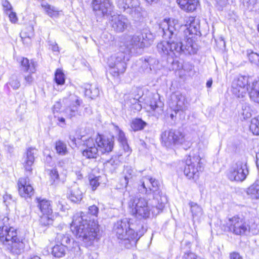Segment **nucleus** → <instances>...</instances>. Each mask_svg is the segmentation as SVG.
I'll return each mask as SVG.
<instances>
[{"mask_svg":"<svg viewBox=\"0 0 259 259\" xmlns=\"http://www.w3.org/2000/svg\"><path fill=\"white\" fill-rule=\"evenodd\" d=\"M180 25L177 20L169 19L160 24L162 36L169 41H162L157 45V49L162 56H168L171 59L182 53L185 55L195 54L197 51V46L192 37L181 38L180 32Z\"/></svg>","mask_w":259,"mask_h":259,"instance_id":"obj_1","label":"nucleus"},{"mask_svg":"<svg viewBox=\"0 0 259 259\" xmlns=\"http://www.w3.org/2000/svg\"><path fill=\"white\" fill-rule=\"evenodd\" d=\"M153 37L149 30L143 29L134 35H128L123 38L121 42L122 45L120 46V51L112 55L108 62L110 68V73L117 81L119 80L120 75L125 70L126 64L125 60H128L130 54L138 48H143L150 45Z\"/></svg>","mask_w":259,"mask_h":259,"instance_id":"obj_2","label":"nucleus"},{"mask_svg":"<svg viewBox=\"0 0 259 259\" xmlns=\"http://www.w3.org/2000/svg\"><path fill=\"white\" fill-rule=\"evenodd\" d=\"M98 207L93 205L88 208L86 214L81 212L73 215L70 228L72 233L81 240L90 245L97 238L99 232L98 222L96 219Z\"/></svg>","mask_w":259,"mask_h":259,"instance_id":"obj_3","label":"nucleus"},{"mask_svg":"<svg viewBox=\"0 0 259 259\" xmlns=\"http://www.w3.org/2000/svg\"><path fill=\"white\" fill-rule=\"evenodd\" d=\"M113 231L118 239L121 240V244L126 248H131L136 246L137 241L146 230L143 225L136 226L132 220L124 218L115 223Z\"/></svg>","mask_w":259,"mask_h":259,"instance_id":"obj_4","label":"nucleus"},{"mask_svg":"<svg viewBox=\"0 0 259 259\" xmlns=\"http://www.w3.org/2000/svg\"><path fill=\"white\" fill-rule=\"evenodd\" d=\"M9 219L4 217L0 227V241L13 255H19L24 251L25 243L22 237L17 235V230L10 226Z\"/></svg>","mask_w":259,"mask_h":259,"instance_id":"obj_5","label":"nucleus"},{"mask_svg":"<svg viewBox=\"0 0 259 259\" xmlns=\"http://www.w3.org/2000/svg\"><path fill=\"white\" fill-rule=\"evenodd\" d=\"M160 184L158 180L149 176L143 177L139 181L138 190L139 193L147 195L153 194V205L158 204L154 211L156 213L162 211L166 201L165 196L162 194L159 188Z\"/></svg>","mask_w":259,"mask_h":259,"instance_id":"obj_6","label":"nucleus"},{"mask_svg":"<svg viewBox=\"0 0 259 259\" xmlns=\"http://www.w3.org/2000/svg\"><path fill=\"white\" fill-rule=\"evenodd\" d=\"M128 206L132 209L131 212L138 218L147 219L150 217L151 212L153 215H157L154 211L158 204L153 205V199L147 200L145 197H136L131 199Z\"/></svg>","mask_w":259,"mask_h":259,"instance_id":"obj_7","label":"nucleus"},{"mask_svg":"<svg viewBox=\"0 0 259 259\" xmlns=\"http://www.w3.org/2000/svg\"><path fill=\"white\" fill-rule=\"evenodd\" d=\"M201 158L198 155L187 156L184 169L185 175L189 179H197L202 170Z\"/></svg>","mask_w":259,"mask_h":259,"instance_id":"obj_8","label":"nucleus"},{"mask_svg":"<svg viewBox=\"0 0 259 259\" xmlns=\"http://www.w3.org/2000/svg\"><path fill=\"white\" fill-rule=\"evenodd\" d=\"M227 225L229 231L236 235H245L250 231V226L245 220L238 215L230 218Z\"/></svg>","mask_w":259,"mask_h":259,"instance_id":"obj_9","label":"nucleus"},{"mask_svg":"<svg viewBox=\"0 0 259 259\" xmlns=\"http://www.w3.org/2000/svg\"><path fill=\"white\" fill-rule=\"evenodd\" d=\"M248 174L246 159L241 158L237 160L230 168L228 178L231 181L242 182L245 179Z\"/></svg>","mask_w":259,"mask_h":259,"instance_id":"obj_10","label":"nucleus"},{"mask_svg":"<svg viewBox=\"0 0 259 259\" xmlns=\"http://www.w3.org/2000/svg\"><path fill=\"white\" fill-rule=\"evenodd\" d=\"M63 102L65 106L64 111L68 117L72 118L80 115L78 108L82 104V100L79 97L74 94H70L63 99Z\"/></svg>","mask_w":259,"mask_h":259,"instance_id":"obj_11","label":"nucleus"},{"mask_svg":"<svg viewBox=\"0 0 259 259\" xmlns=\"http://www.w3.org/2000/svg\"><path fill=\"white\" fill-rule=\"evenodd\" d=\"M251 78L249 76L238 75L235 78L232 84V92L237 98H243L248 93V84H250Z\"/></svg>","mask_w":259,"mask_h":259,"instance_id":"obj_12","label":"nucleus"},{"mask_svg":"<svg viewBox=\"0 0 259 259\" xmlns=\"http://www.w3.org/2000/svg\"><path fill=\"white\" fill-rule=\"evenodd\" d=\"M110 24L115 32H123L127 28L130 22L128 19L122 15H115L111 17Z\"/></svg>","mask_w":259,"mask_h":259,"instance_id":"obj_13","label":"nucleus"},{"mask_svg":"<svg viewBox=\"0 0 259 259\" xmlns=\"http://www.w3.org/2000/svg\"><path fill=\"white\" fill-rule=\"evenodd\" d=\"M83 145L85 148L82 152V155L88 159L96 158L99 151L94 139L90 138L87 140H83Z\"/></svg>","mask_w":259,"mask_h":259,"instance_id":"obj_14","label":"nucleus"},{"mask_svg":"<svg viewBox=\"0 0 259 259\" xmlns=\"http://www.w3.org/2000/svg\"><path fill=\"white\" fill-rule=\"evenodd\" d=\"M180 25V32L181 33V38L183 36L182 31H184L186 35L189 33L190 35H199L200 32L199 31V25L193 17H188L186 19V24L184 25Z\"/></svg>","mask_w":259,"mask_h":259,"instance_id":"obj_15","label":"nucleus"},{"mask_svg":"<svg viewBox=\"0 0 259 259\" xmlns=\"http://www.w3.org/2000/svg\"><path fill=\"white\" fill-rule=\"evenodd\" d=\"M99 152L102 154L110 152L114 145L113 138L98 135L94 139Z\"/></svg>","mask_w":259,"mask_h":259,"instance_id":"obj_16","label":"nucleus"},{"mask_svg":"<svg viewBox=\"0 0 259 259\" xmlns=\"http://www.w3.org/2000/svg\"><path fill=\"white\" fill-rule=\"evenodd\" d=\"M92 4L93 10L102 16L109 15L112 11V4L109 0H93Z\"/></svg>","mask_w":259,"mask_h":259,"instance_id":"obj_17","label":"nucleus"},{"mask_svg":"<svg viewBox=\"0 0 259 259\" xmlns=\"http://www.w3.org/2000/svg\"><path fill=\"white\" fill-rule=\"evenodd\" d=\"M20 195L24 198H30L34 194V189L31 185L28 177L21 178L18 182Z\"/></svg>","mask_w":259,"mask_h":259,"instance_id":"obj_18","label":"nucleus"},{"mask_svg":"<svg viewBox=\"0 0 259 259\" xmlns=\"http://www.w3.org/2000/svg\"><path fill=\"white\" fill-rule=\"evenodd\" d=\"M126 13L130 14L135 21H140L144 17V11L140 7V3L138 0H133V4L131 7L126 9Z\"/></svg>","mask_w":259,"mask_h":259,"instance_id":"obj_19","label":"nucleus"},{"mask_svg":"<svg viewBox=\"0 0 259 259\" xmlns=\"http://www.w3.org/2000/svg\"><path fill=\"white\" fill-rule=\"evenodd\" d=\"M37 150L29 148L27 149L26 154L23 157V164L25 169L30 172L32 170L31 166L33 164L34 161V155L36 154Z\"/></svg>","mask_w":259,"mask_h":259,"instance_id":"obj_20","label":"nucleus"},{"mask_svg":"<svg viewBox=\"0 0 259 259\" xmlns=\"http://www.w3.org/2000/svg\"><path fill=\"white\" fill-rule=\"evenodd\" d=\"M248 95L252 101L259 103V80L251 81L248 84Z\"/></svg>","mask_w":259,"mask_h":259,"instance_id":"obj_21","label":"nucleus"},{"mask_svg":"<svg viewBox=\"0 0 259 259\" xmlns=\"http://www.w3.org/2000/svg\"><path fill=\"white\" fill-rule=\"evenodd\" d=\"M83 193L77 185H74L68 190L67 197L72 202L77 203L82 198Z\"/></svg>","mask_w":259,"mask_h":259,"instance_id":"obj_22","label":"nucleus"},{"mask_svg":"<svg viewBox=\"0 0 259 259\" xmlns=\"http://www.w3.org/2000/svg\"><path fill=\"white\" fill-rule=\"evenodd\" d=\"M174 97L176 103V112L181 111L184 113L187 109V102L185 97L180 93L176 94Z\"/></svg>","mask_w":259,"mask_h":259,"instance_id":"obj_23","label":"nucleus"},{"mask_svg":"<svg viewBox=\"0 0 259 259\" xmlns=\"http://www.w3.org/2000/svg\"><path fill=\"white\" fill-rule=\"evenodd\" d=\"M176 130H168L162 133L161 135V143L167 147H170L174 145V136Z\"/></svg>","mask_w":259,"mask_h":259,"instance_id":"obj_24","label":"nucleus"},{"mask_svg":"<svg viewBox=\"0 0 259 259\" xmlns=\"http://www.w3.org/2000/svg\"><path fill=\"white\" fill-rule=\"evenodd\" d=\"M149 106L150 109L155 112V115L161 114L163 112V104L160 101L159 95L153 97L150 101Z\"/></svg>","mask_w":259,"mask_h":259,"instance_id":"obj_25","label":"nucleus"},{"mask_svg":"<svg viewBox=\"0 0 259 259\" xmlns=\"http://www.w3.org/2000/svg\"><path fill=\"white\" fill-rule=\"evenodd\" d=\"M180 8L187 12H192L196 10L198 4V0H177Z\"/></svg>","mask_w":259,"mask_h":259,"instance_id":"obj_26","label":"nucleus"},{"mask_svg":"<svg viewBox=\"0 0 259 259\" xmlns=\"http://www.w3.org/2000/svg\"><path fill=\"white\" fill-rule=\"evenodd\" d=\"M123 178L120 180L121 185L122 187L126 188L135 176V172L131 166H126L123 171Z\"/></svg>","mask_w":259,"mask_h":259,"instance_id":"obj_27","label":"nucleus"},{"mask_svg":"<svg viewBox=\"0 0 259 259\" xmlns=\"http://www.w3.org/2000/svg\"><path fill=\"white\" fill-rule=\"evenodd\" d=\"M36 200L37 203V206L42 214H50L53 213V210L50 201L41 198H36Z\"/></svg>","mask_w":259,"mask_h":259,"instance_id":"obj_28","label":"nucleus"},{"mask_svg":"<svg viewBox=\"0 0 259 259\" xmlns=\"http://www.w3.org/2000/svg\"><path fill=\"white\" fill-rule=\"evenodd\" d=\"M189 205L190 207V211L192 213V220L194 222L198 221L203 214V210L200 206L194 202H190Z\"/></svg>","mask_w":259,"mask_h":259,"instance_id":"obj_29","label":"nucleus"},{"mask_svg":"<svg viewBox=\"0 0 259 259\" xmlns=\"http://www.w3.org/2000/svg\"><path fill=\"white\" fill-rule=\"evenodd\" d=\"M21 65L22 69L24 71H30L32 73H34L35 71V62L31 60H29L26 58H22L21 60Z\"/></svg>","mask_w":259,"mask_h":259,"instance_id":"obj_30","label":"nucleus"},{"mask_svg":"<svg viewBox=\"0 0 259 259\" xmlns=\"http://www.w3.org/2000/svg\"><path fill=\"white\" fill-rule=\"evenodd\" d=\"M116 130L117 133L118 141L122 145L124 151L127 152H130V147L127 144V140L124 133L117 126H116Z\"/></svg>","mask_w":259,"mask_h":259,"instance_id":"obj_31","label":"nucleus"},{"mask_svg":"<svg viewBox=\"0 0 259 259\" xmlns=\"http://www.w3.org/2000/svg\"><path fill=\"white\" fill-rule=\"evenodd\" d=\"M247 194L253 199H259V179L248 188Z\"/></svg>","mask_w":259,"mask_h":259,"instance_id":"obj_32","label":"nucleus"},{"mask_svg":"<svg viewBox=\"0 0 259 259\" xmlns=\"http://www.w3.org/2000/svg\"><path fill=\"white\" fill-rule=\"evenodd\" d=\"M67 246L61 244H57L52 248V254L57 257L60 258L65 256L66 252Z\"/></svg>","mask_w":259,"mask_h":259,"instance_id":"obj_33","label":"nucleus"},{"mask_svg":"<svg viewBox=\"0 0 259 259\" xmlns=\"http://www.w3.org/2000/svg\"><path fill=\"white\" fill-rule=\"evenodd\" d=\"M146 123L140 118L134 119L131 122V127L134 131H138L143 130Z\"/></svg>","mask_w":259,"mask_h":259,"instance_id":"obj_34","label":"nucleus"},{"mask_svg":"<svg viewBox=\"0 0 259 259\" xmlns=\"http://www.w3.org/2000/svg\"><path fill=\"white\" fill-rule=\"evenodd\" d=\"M53 215L52 213H42L40 216L39 222L42 226H47L53 223Z\"/></svg>","mask_w":259,"mask_h":259,"instance_id":"obj_35","label":"nucleus"},{"mask_svg":"<svg viewBox=\"0 0 259 259\" xmlns=\"http://www.w3.org/2000/svg\"><path fill=\"white\" fill-rule=\"evenodd\" d=\"M116 4L121 11L125 12L127 8L132 5L133 0H116Z\"/></svg>","mask_w":259,"mask_h":259,"instance_id":"obj_36","label":"nucleus"},{"mask_svg":"<svg viewBox=\"0 0 259 259\" xmlns=\"http://www.w3.org/2000/svg\"><path fill=\"white\" fill-rule=\"evenodd\" d=\"M56 240L58 242L67 246L71 241L70 236L68 234L57 233Z\"/></svg>","mask_w":259,"mask_h":259,"instance_id":"obj_37","label":"nucleus"},{"mask_svg":"<svg viewBox=\"0 0 259 259\" xmlns=\"http://www.w3.org/2000/svg\"><path fill=\"white\" fill-rule=\"evenodd\" d=\"M249 127L253 135H259V115L251 119Z\"/></svg>","mask_w":259,"mask_h":259,"instance_id":"obj_38","label":"nucleus"},{"mask_svg":"<svg viewBox=\"0 0 259 259\" xmlns=\"http://www.w3.org/2000/svg\"><path fill=\"white\" fill-rule=\"evenodd\" d=\"M56 150L57 153L61 155H65L68 152L66 144L61 141L56 142Z\"/></svg>","mask_w":259,"mask_h":259,"instance_id":"obj_39","label":"nucleus"},{"mask_svg":"<svg viewBox=\"0 0 259 259\" xmlns=\"http://www.w3.org/2000/svg\"><path fill=\"white\" fill-rule=\"evenodd\" d=\"M240 114L244 119L250 118L251 116V109L248 103H244L242 106Z\"/></svg>","mask_w":259,"mask_h":259,"instance_id":"obj_40","label":"nucleus"},{"mask_svg":"<svg viewBox=\"0 0 259 259\" xmlns=\"http://www.w3.org/2000/svg\"><path fill=\"white\" fill-rule=\"evenodd\" d=\"M175 134L176 136H174V145L182 144L185 141L184 134L179 131H175Z\"/></svg>","mask_w":259,"mask_h":259,"instance_id":"obj_41","label":"nucleus"},{"mask_svg":"<svg viewBox=\"0 0 259 259\" xmlns=\"http://www.w3.org/2000/svg\"><path fill=\"white\" fill-rule=\"evenodd\" d=\"M55 80L58 85H62L65 83V75L62 70L57 69L55 74Z\"/></svg>","mask_w":259,"mask_h":259,"instance_id":"obj_42","label":"nucleus"},{"mask_svg":"<svg viewBox=\"0 0 259 259\" xmlns=\"http://www.w3.org/2000/svg\"><path fill=\"white\" fill-rule=\"evenodd\" d=\"M91 85L88 84L84 88V94L86 96L93 99L97 96L99 94V91L97 88H95L93 91L91 89Z\"/></svg>","mask_w":259,"mask_h":259,"instance_id":"obj_43","label":"nucleus"},{"mask_svg":"<svg viewBox=\"0 0 259 259\" xmlns=\"http://www.w3.org/2000/svg\"><path fill=\"white\" fill-rule=\"evenodd\" d=\"M149 60V67L151 68V72H156L160 69V65L159 61L155 58L152 57H148Z\"/></svg>","mask_w":259,"mask_h":259,"instance_id":"obj_44","label":"nucleus"},{"mask_svg":"<svg viewBox=\"0 0 259 259\" xmlns=\"http://www.w3.org/2000/svg\"><path fill=\"white\" fill-rule=\"evenodd\" d=\"M247 55L249 61L259 67V55L251 50L247 51Z\"/></svg>","mask_w":259,"mask_h":259,"instance_id":"obj_45","label":"nucleus"},{"mask_svg":"<svg viewBox=\"0 0 259 259\" xmlns=\"http://www.w3.org/2000/svg\"><path fill=\"white\" fill-rule=\"evenodd\" d=\"M46 13L50 17H56L58 15V11L56 9L50 5H46L44 6Z\"/></svg>","mask_w":259,"mask_h":259,"instance_id":"obj_46","label":"nucleus"},{"mask_svg":"<svg viewBox=\"0 0 259 259\" xmlns=\"http://www.w3.org/2000/svg\"><path fill=\"white\" fill-rule=\"evenodd\" d=\"M50 180L52 185L58 183L59 182V176L58 171L56 169H53L50 172Z\"/></svg>","mask_w":259,"mask_h":259,"instance_id":"obj_47","label":"nucleus"},{"mask_svg":"<svg viewBox=\"0 0 259 259\" xmlns=\"http://www.w3.org/2000/svg\"><path fill=\"white\" fill-rule=\"evenodd\" d=\"M100 178V177H94V176L89 177L90 184L93 190H95L99 186Z\"/></svg>","mask_w":259,"mask_h":259,"instance_id":"obj_48","label":"nucleus"},{"mask_svg":"<svg viewBox=\"0 0 259 259\" xmlns=\"http://www.w3.org/2000/svg\"><path fill=\"white\" fill-rule=\"evenodd\" d=\"M8 83L14 90H17L20 87V82L16 76L12 77Z\"/></svg>","mask_w":259,"mask_h":259,"instance_id":"obj_49","label":"nucleus"},{"mask_svg":"<svg viewBox=\"0 0 259 259\" xmlns=\"http://www.w3.org/2000/svg\"><path fill=\"white\" fill-rule=\"evenodd\" d=\"M2 5L4 12L8 14V12L12 11L13 8L10 3L8 0H2Z\"/></svg>","mask_w":259,"mask_h":259,"instance_id":"obj_50","label":"nucleus"},{"mask_svg":"<svg viewBox=\"0 0 259 259\" xmlns=\"http://www.w3.org/2000/svg\"><path fill=\"white\" fill-rule=\"evenodd\" d=\"M149 60L148 58H146L144 59V61H143L142 64L141 65V67L143 69V71L145 73H150L151 72V68L149 67Z\"/></svg>","mask_w":259,"mask_h":259,"instance_id":"obj_51","label":"nucleus"},{"mask_svg":"<svg viewBox=\"0 0 259 259\" xmlns=\"http://www.w3.org/2000/svg\"><path fill=\"white\" fill-rule=\"evenodd\" d=\"M33 73L30 72V73L24 75L25 85H30L34 81V78L32 76Z\"/></svg>","mask_w":259,"mask_h":259,"instance_id":"obj_52","label":"nucleus"},{"mask_svg":"<svg viewBox=\"0 0 259 259\" xmlns=\"http://www.w3.org/2000/svg\"><path fill=\"white\" fill-rule=\"evenodd\" d=\"M4 202L5 204L8 206L13 201L12 196L10 194H6L4 197Z\"/></svg>","mask_w":259,"mask_h":259,"instance_id":"obj_53","label":"nucleus"},{"mask_svg":"<svg viewBox=\"0 0 259 259\" xmlns=\"http://www.w3.org/2000/svg\"><path fill=\"white\" fill-rule=\"evenodd\" d=\"M8 15H9V19L12 23H15L17 22L18 18L15 12L10 11Z\"/></svg>","mask_w":259,"mask_h":259,"instance_id":"obj_54","label":"nucleus"},{"mask_svg":"<svg viewBox=\"0 0 259 259\" xmlns=\"http://www.w3.org/2000/svg\"><path fill=\"white\" fill-rule=\"evenodd\" d=\"M182 259H202L200 257H197V256L192 252L185 253L183 256Z\"/></svg>","mask_w":259,"mask_h":259,"instance_id":"obj_55","label":"nucleus"},{"mask_svg":"<svg viewBox=\"0 0 259 259\" xmlns=\"http://www.w3.org/2000/svg\"><path fill=\"white\" fill-rule=\"evenodd\" d=\"M54 117L55 118H56L57 124H58L59 125L63 127L66 124L65 119L64 117L58 116L57 115H55Z\"/></svg>","mask_w":259,"mask_h":259,"instance_id":"obj_56","label":"nucleus"},{"mask_svg":"<svg viewBox=\"0 0 259 259\" xmlns=\"http://www.w3.org/2000/svg\"><path fill=\"white\" fill-rule=\"evenodd\" d=\"M61 107V104L60 102H56L53 107V112L55 114L56 112L57 113L60 110Z\"/></svg>","mask_w":259,"mask_h":259,"instance_id":"obj_57","label":"nucleus"},{"mask_svg":"<svg viewBox=\"0 0 259 259\" xmlns=\"http://www.w3.org/2000/svg\"><path fill=\"white\" fill-rule=\"evenodd\" d=\"M230 259H243L242 257L236 252L230 253Z\"/></svg>","mask_w":259,"mask_h":259,"instance_id":"obj_58","label":"nucleus"},{"mask_svg":"<svg viewBox=\"0 0 259 259\" xmlns=\"http://www.w3.org/2000/svg\"><path fill=\"white\" fill-rule=\"evenodd\" d=\"M73 247L71 248V250L74 252H77L79 249L80 248L79 247V245L78 243L76 242L73 241Z\"/></svg>","mask_w":259,"mask_h":259,"instance_id":"obj_59","label":"nucleus"},{"mask_svg":"<svg viewBox=\"0 0 259 259\" xmlns=\"http://www.w3.org/2000/svg\"><path fill=\"white\" fill-rule=\"evenodd\" d=\"M52 46V50L53 51V52H58L59 51V47L57 45V44H53L51 45Z\"/></svg>","mask_w":259,"mask_h":259,"instance_id":"obj_60","label":"nucleus"},{"mask_svg":"<svg viewBox=\"0 0 259 259\" xmlns=\"http://www.w3.org/2000/svg\"><path fill=\"white\" fill-rule=\"evenodd\" d=\"M212 83V79H209L206 82V87L207 88H210L211 87Z\"/></svg>","mask_w":259,"mask_h":259,"instance_id":"obj_61","label":"nucleus"},{"mask_svg":"<svg viewBox=\"0 0 259 259\" xmlns=\"http://www.w3.org/2000/svg\"><path fill=\"white\" fill-rule=\"evenodd\" d=\"M256 165L259 170V151L256 154Z\"/></svg>","mask_w":259,"mask_h":259,"instance_id":"obj_62","label":"nucleus"},{"mask_svg":"<svg viewBox=\"0 0 259 259\" xmlns=\"http://www.w3.org/2000/svg\"><path fill=\"white\" fill-rule=\"evenodd\" d=\"M97 256H98V255H97V253H93L90 256V259H97Z\"/></svg>","mask_w":259,"mask_h":259,"instance_id":"obj_63","label":"nucleus"},{"mask_svg":"<svg viewBox=\"0 0 259 259\" xmlns=\"http://www.w3.org/2000/svg\"><path fill=\"white\" fill-rule=\"evenodd\" d=\"M257 0H248V3L250 5H254L256 4Z\"/></svg>","mask_w":259,"mask_h":259,"instance_id":"obj_64","label":"nucleus"}]
</instances>
